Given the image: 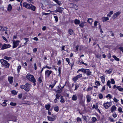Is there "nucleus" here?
<instances>
[{"mask_svg": "<svg viewBox=\"0 0 123 123\" xmlns=\"http://www.w3.org/2000/svg\"><path fill=\"white\" fill-rule=\"evenodd\" d=\"M7 31V28L4 27H3V31Z\"/></svg>", "mask_w": 123, "mask_h": 123, "instance_id": "774afa93", "label": "nucleus"}, {"mask_svg": "<svg viewBox=\"0 0 123 123\" xmlns=\"http://www.w3.org/2000/svg\"><path fill=\"white\" fill-rule=\"evenodd\" d=\"M79 87V85H78V84H76L75 85V88L74 89V90H76L78 87Z\"/></svg>", "mask_w": 123, "mask_h": 123, "instance_id": "603ef678", "label": "nucleus"}, {"mask_svg": "<svg viewBox=\"0 0 123 123\" xmlns=\"http://www.w3.org/2000/svg\"><path fill=\"white\" fill-rule=\"evenodd\" d=\"M74 7L75 9L77 10L78 9V7L76 5V4H74Z\"/></svg>", "mask_w": 123, "mask_h": 123, "instance_id": "e2e57ef3", "label": "nucleus"}, {"mask_svg": "<svg viewBox=\"0 0 123 123\" xmlns=\"http://www.w3.org/2000/svg\"><path fill=\"white\" fill-rule=\"evenodd\" d=\"M22 93L19 94L18 95V98H22Z\"/></svg>", "mask_w": 123, "mask_h": 123, "instance_id": "13d9d810", "label": "nucleus"}, {"mask_svg": "<svg viewBox=\"0 0 123 123\" xmlns=\"http://www.w3.org/2000/svg\"><path fill=\"white\" fill-rule=\"evenodd\" d=\"M78 78L77 77V76L74 77L73 79V80L74 81H76L78 79Z\"/></svg>", "mask_w": 123, "mask_h": 123, "instance_id": "a19ab883", "label": "nucleus"}, {"mask_svg": "<svg viewBox=\"0 0 123 123\" xmlns=\"http://www.w3.org/2000/svg\"><path fill=\"white\" fill-rule=\"evenodd\" d=\"M12 9V7L10 4H9L8 5L7 10L8 11H10Z\"/></svg>", "mask_w": 123, "mask_h": 123, "instance_id": "dca6fc26", "label": "nucleus"}, {"mask_svg": "<svg viewBox=\"0 0 123 123\" xmlns=\"http://www.w3.org/2000/svg\"><path fill=\"white\" fill-rule=\"evenodd\" d=\"M112 57L116 60L117 61H119L120 60L119 59L117 58L116 56L113 55Z\"/></svg>", "mask_w": 123, "mask_h": 123, "instance_id": "a878e982", "label": "nucleus"}, {"mask_svg": "<svg viewBox=\"0 0 123 123\" xmlns=\"http://www.w3.org/2000/svg\"><path fill=\"white\" fill-rule=\"evenodd\" d=\"M113 100L114 101L116 102L117 103L118 102V101H119L118 100H117L116 98L114 97L113 99Z\"/></svg>", "mask_w": 123, "mask_h": 123, "instance_id": "de8ad7c7", "label": "nucleus"}, {"mask_svg": "<svg viewBox=\"0 0 123 123\" xmlns=\"http://www.w3.org/2000/svg\"><path fill=\"white\" fill-rule=\"evenodd\" d=\"M77 77L78 78H80L82 77V74H80L79 75H78L77 76Z\"/></svg>", "mask_w": 123, "mask_h": 123, "instance_id": "680f3d73", "label": "nucleus"}, {"mask_svg": "<svg viewBox=\"0 0 123 123\" xmlns=\"http://www.w3.org/2000/svg\"><path fill=\"white\" fill-rule=\"evenodd\" d=\"M98 23V22L97 21H95L94 23V26H96L97 25Z\"/></svg>", "mask_w": 123, "mask_h": 123, "instance_id": "bf43d9fd", "label": "nucleus"}, {"mask_svg": "<svg viewBox=\"0 0 123 123\" xmlns=\"http://www.w3.org/2000/svg\"><path fill=\"white\" fill-rule=\"evenodd\" d=\"M101 81L103 83H104L105 81V78L104 76H103L101 77Z\"/></svg>", "mask_w": 123, "mask_h": 123, "instance_id": "bb28decb", "label": "nucleus"}, {"mask_svg": "<svg viewBox=\"0 0 123 123\" xmlns=\"http://www.w3.org/2000/svg\"><path fill=\"white\" fill-rule=\"evenodd\" d=\"M12 93L14 95H16L17 92L15 90H12L11 91Z\"/></svg>", "mask_w": 123, "mask_h": 123, "instance_id": "e433bc0d", "label": "nucleus"}, {"mask_svg": "<svg viewBox=\"0 0 123 123\" xmlns=\"http://www.w3.org/2000/svg\"><path fill=\"white\" fill-rule=\"evenodd\" d=\"M113 13V11H111L107 15V16L109 17H111V15Z\"/></svg>", "mask_w": 123, "mask_h": 123, "instance_id": "5701e85b", "label": "nucleus"}, {"mask_svg": "<svg viewBox=\"0 0 123 123\" xmlns=\"http://www.w3.org/2000/svg\"><path fill=\"white\" fill-rule=\"evenodd\" d=\"M48 120L49 121H54L55 119V118H52L50 117H48Z\"/></svg>", "mask_w": 123, "mask_h": 123, "instance_id": "412c9836", "label": "nucleus"}, {"mask_svg": "<svg viewBox=\"0 0 123 123\" xmlns=\"http://www.w3.org/2000/svg\"><path fill=\"white\" fill-rule=\"evenodd\" d=\"M61 100L60 102L62 103H64L65 102L64 100V99L63 97L62 96H61Z\"/></svg>", "mask_w": 123, "mask_h": 123, "instance_id": "393cba45", "label": "nucleus"}, {"mask_svg": "<svg viewBox=\"0 0 123 123\" xmlns=\"http://www.w3.org/2000/svg\"><path fill=\"white\" fill-rule=\"evenodd\" d=\"M118 49H119L123 53V47H120Z\"/></svg>", "mask_w": 123, "mask_h": 123, "instance_id": "4d7b16f0", "label": "nucleus"}, {"mask_svg": "<svg viewBox=\"0 0 123 123\" xmlns=\"http://www.w3.org/2000/svg\"><path fill=\"white\" fill-rule=\"evenodd\" d=\"M10 105L12 106H15L16 105V103H15L11 102Z\"/></svg>", "mask_w": 123, "mask_h": 123, "instance_id": "c03bdc74", "label": "nucleus"}, {"mask_svg": "<svg viewBox=\"0 0 123 123\" xmlns=\"http://www.w3.org/2000/svg\"><path fill=\"white\" fill-rule=\"evenodd\" d=\"M109 119L111 121V122H113L114 121V120L113 118H111V117H109Z\"/></svg>", "mask_w": 123, "mask_h": 123, "instance_id": "052dcab7", "label": "nucleus"}, {"mask_svg": "<svg viewBox=\"0 0 123 123\" xmlns=\"http://www.w3.org/2000/svg\"><path fill=\"white\" fill-rule=\"evenodd\" d=\"M21 67L20 66H18V67L17 68V70L18 71V73H19V71L20 69H21Z\"/></svg>", "mask_w": 123, "mask_h": 123, "instance_id": "473e14b6", "label": "nucleus"}, {"mask_svg": "<svg viewBox=\"0 0 123 123\" xmlns=\"http://www.w3.org/2000/svg\"><path fill=\"white\" fill-rule=\"evenodd\" d=\"M13 77L11 76L8 77V80L10 84H12L13 82Z\"/></svg>", "mask_w": 123, "mask_h": 123, "instance_id": "9b49d317", "label": "nucleus"}, {"mask_svg": "<svg viewBox=\"0 0 123 123\" xmlns=\"http://www.w3.org/2000/svg\"><path fill=\"white\" fill-rule=\"evenodd\" d=\"M96 56L98 58H99L101 56V55L100 54L97 55H96Z\"/></svg>", "mask_w": 123, "mask_h": 123, "instance_id": "69168bd1", "label": "nucleus"}, {"mask_svg": "<svg viewBox=\"0 0 123 123\" xmlns=\"http://www.w3.org/2000/svg\"><path fill=\"white\" fill-rule=\"evenodd\" d=\"M76 120L77 122H79V121H82L81 119L79 117H77V118Z\"/></svg>", "mask_w": 123, "mask_h": 123, "instance_id": "8fccbe9b", "label": "nucleus"}, {"mask_svg": "<svg viewBox=\"0 0 123 123\" xmlns=\"http://www.w3.org/2000/svg\"><path fill=\"white\" fill-rule=\"evenodd\" d=\"M111 83L112 84H115V81L113 79H111Z\"/></svg>", "mask_w": 123, "mask_h": 123, "instance_id": "5fc2aeb1", "label": "nucleus"}, {"mask_svg": "<svg viewBox=\"0 0 123 123\" xmlns=\"http://www.w3.org/2000/svg\"><path fill=\"white\" fill-rule=\"evenodd\" d=\"M105 90V86H104L102 88V89L101 91V92H103Z\"/></svg>", "mask_w": 123, "mask_h": 123, "instance_id": "6e6d98bb", "label": "nucleus"}, {"mask_svg": "<svg viewBox=\"0 0 123 123\" xmlns=\"http://www.w3.org/2000/svg\"><path fill=\"white\" fill-rule=\"evenodd\" d=\"M85 23V22H82L81 23H80L79 25V26L80 27H81L82 28H83L84 26V25Z\"/></svg>", "mask_w": 123, "mask_h": 123, "instance_id": "c756f323", "label": "nucleus"}, {"mask_svg": "<svg viewBox=\"0 0 123 123\" xmlns=\"http://www.w3.org/2000/svg\"><path fill=\"white\" fill-rule=\"evenodd\" d=\"M23 6L29 9H31L34 11L36 9V7L31 4H28L26 2H24L23 4Z\"/></svg>", "mask_w": 123, "mask_h": 123, "instance_id": "f257e3e1", "label": "nucleus"}, {"mask_svg": "<svg viewBox=\"0 0 123 123\" xmlns=\"http://www.w3.org/2000/svg\"><path fill=\"white\" fill-rule=\"evenodd\" d=\"M95 84L97 86H99L100 84V83L98 81H97L95 82Z\"/></svg>", "mask_w": 123, "mask_h": 123, "instance_id": "09e8293b", "label": "nucleus"}, {"mask_svg": "<svg viewBox=\"0 0 123 123\" xmlns=\"http://www.w3.org/2000/svg\"><path fill=\"white\" fill-rule=\"evenodd\" d=\"M103 105L105 109H107L109 108V107L111 105V104L107 105V104H105V103H104Z\"/></svg>", "mask_w": 123, "mask_h": 123, "instance_id": "2eb2a0df", "label": "nucleus"}, {"mask_svg": "<svg viewBox=\"0 0 123 123\" xmlns=\"http://www.w3.org/2000/svg\"><path fill=\"white\" fill-rule=\"evenodd\" d=\"M111 83V81L110 80H108V81L107 83V85L110 88H111V86L110 85Z\"/></svg>", "mask_w": 123, "mask_h": 123, "instance_id": "b1692460", "label": "nucleus"}, {"mask_svg": "<svg viewBox=\"0 0 123 123\" xmlns=\"http://www.w3.org/2000/svg\"><path fill=\"white\" fill-rule=\"evenodd\" d=\"M11 58V57H8L5 56L4 57V59L8 60H9Z\"/></svg>", "mask_w": 123, "mask_h": 123, "instance_id": "4c0bfd02", "label": "nucleus"}, {"mask_svg": "<svg viewBox=\"0 0 123 123\" xmlns=\"http://www.w3.org/2000/svg\"><path fill=\"white\" fill-rule=\"evenodd\" d=\"M63 9L60 7H57L56 10L55 11V12H59L60 13H62L63 11Z\"/></svg>", "mask_w": 123, "mask_h": 123, "instance_id": "6e6552de", "label": "nucleus"}, {"mask_svg": "<svg viewBox=\"0 0 123 123\" xmlns=\"http://www.w3.org/2000/svg\"><path fill=\"white\" fill-rule=\"evenodd\" d=\"M19 42V41H13V48H14L16 47L18 45Z\"/></svg>", "mask_w": 123, "mask_h": 123, "instance_id": "39448f33", "label": "nucleus"}, {"mask_svg": "<svg viewBox=\"0 0 123 123\" xmlns=\"http://www.w3.org/2000/svg\"><path fill=\"white\" fill-rule=\"evenodd\" d=\"M42 78L41 77H40L38 78V81L40 83H41L42 82Z\"/></svg>", "mask_w": 123, "mask_h": 123, "instance_id": "c9c22d12", "label": "nucleus"}, {"mask_svg": "<svg viewBox=\"0 0 123 123\" xmlns=\"http://www.w3.org/2000/svg\"><path fill=\"white\" fill-rule=\"evenodd\" d=\"M84 73L86 74L87 76H89L91 74L92 72L90 71L89 69H85Z\"/></svg>", "mask_w": 123, "mask_h": 123, "instance_id": "9d476101", "label": "nucleus"}, {"mask_svg": "<svg viewBox=\"0 0 123 123\" xmlns=\"http://www.w3.org/2000/svg\"><path fill=\"white\" fill-rule=\"evenodd\" d=\"M50 107V106L49 104H48L45 106V107L46 109L47 110H49V109Z\"/></svg>", "mask_w": 123, "mask_h": 123, "instance_id": "4be33fe9", "label": "nucleus"}, {"mask_svg": "<svg viewBox=\"0 0 123 123\" xmlns=\"http://www.w3.org/2000/svg\"><path fill=\"white\" fill-rule=\"evenodd\" d=\"M0 61L2 66L6 68L9 67L10 64L6 61L2 59L0 60Z\"/></svg>", "mask_w": 123, "mask_h": 123, "instance_id": "20e7f679", "label": "nucleus"}, {"mask_svg": "<svg viewBox=\"0 0 123 123\" xmlns=\"http://www.w3.org/2000/svg\"><path fill=\"white\" fill-rule=\"evenodd\" d=\"M92 89V88L90 86L86 90L87 91H91Z\"/></svg>", "mask_w": 123, "mask_h": 123, "instance_id": "3c124183", "label": "nucleus"}, {"mask_svg": "<svg viewBox=\"0 0 123 123\" xmlns=\"http://www.w3.org/2000/svg\"><path fill=\"white\" fill-rule=\"evenodd\" d=\"M2 38L5 41H6V42H7L8 41L4 37L2 36Z\"/></svg>", "mask_w": 123, "mask_h": 123, "instance_id": "338daca9", "label": "nucleus"}, {"mask_svg": "<svg viewBox=\"0 0 123 123\" xmlns=\"http://www.w3.org/2000/svg\"><path fill=\"white\" fill-rule=\"evenodd\" d=\"M10 47L11 45L10 44H7L5 43L2 45L1 49H4L7 48H9Z\"/></svg>", "mask_w": 123, "mask_h": 123, "instance_id": "0eeeda50", "label": "nucleus"}, {"mask_svg": "<svg viewBox=\"0 0 123 123\" xmlns=\"http://www.w3.org/2000/svg\"><path fill=\"white\" fill-rule=\"evenodd\" d=\"M87 102L88 103L89 102L91 101V97L89 95H87L86 96Z\"/></svg>", "mask_w": 123, "mask_h": 123, "instance_id": "f8f14e48", "label": "nucleus"}, {"mask_svg": "<svg viewBox=\"0 0 123 123\" xmlns=\"http://www.w3.org/2000/svg\"><path fill=\"white\" fill-rule=\"evenodd\" d=\"M3 27L2 26H0V30L1 31H3Z\"/></svg>", "mask_w": 123, "mask_h": 123, "instance_id": "0e129e2a", "label": "nucleus"}, {"mask_svg": "<svg viewBox=\"0 0 123 123\" xmlns=\"http://www.w3.org/2000/svg\"><path fill=\"white\" fill-rule=\"evenodd\" d=\"M112 70L111 69H110L109 70H107L105 71V72L106 73L108 74H111V73Z\"/></svg>", "mask_w": 123, "mask_h": 123, "instance_id": "c85d7f7f", "label": "nucleus"}, {"mask_svg": "<svg viewBox=\"0 0 123 123\" xmlns=\"http://www.w3.org/2000/svg\"><path fill=\"white\" fill-rule=\"evenodd\" d=\"M121 13L120 11H118L115 13L113 15V17L114 19H115Z\"/></svg>", "mask_w": 123, "mask_h": 123, "instance_id": "1a4fd4ad", "label": "nucleus"}, {"mask_svg": "<svg viewBox=\"0 0 123 123\" xmlns=\"http://www.w3.org/2000/svg\"><path fill=\"white\" fill-rule=\"evenodd\" d=\"M73 30L72 29H69L68 31V33L70 35H72L73 33Z\"/></svg>", "mask_w": 123, "mask_h": 123, "instance_id": "aec40b11", "label": "nucleus"}, {"mask_svg": "<svg viewBox=\"0 0 123 123\" xmlns=\"http://www.w3.org/2000/svg\"><path fill=\"white\" fill-rule=\"evenodd\" d=\"M98 97L100 99H102L103 98V95L101 93H100L99 94Z\"/></svg>", "mask_w": 123, "mask_h": 123, "instance_id": "58836bf2", "label": "nucleus"}, {"mask_svg": "<svg viewBox=\"0 0 123 123\" xmlns=\"http://www.w3.org/2000/svg\"><path fill=\"white\" fill-rule=\"evenodd\" d=\"M85 69L84 68H81L80 69L78 70L77 71V72L78 73L79 71H81L84 73Z\"/></svg>", "mask_w": 123, "mask_h": 123, "instance_id": "7c9ffc66", "label": "nucleus"}, {"mask_svg": "<svg viewBox=\"0 0 123 123\" xmlns=\"http://www.w3.org/2000/svg\"><path fill=\"white\" fill-rule=\"evenodd\" d=\"M93 21V19L92 18H88L87 21L90 24H92V23Z\"/></svg>", "mask_w": 123, "mask_h": 123, "instance_id": "f3484780", "label": "nucleus"}, {"mask_svg": "<svg viewBox=\"0 0 123 123\" xmlns=\"http://www.w3.org/2000/svg\"><path fill=\"white\" fill-rule=\"evenodd\" d=\"M31 85L28 83H26L25 85L20 86V87L22 89H24L25 91L28 92L30 89Z\"/></svg>", "mask_w": 123, "mask_h": 123, "instance_id": "7ed1b4c3", "label": "nucleus"}, {"mask_svg": "<svg viewBox=\"0 0 123 123\" xmlns=\"http://www.w3.org/2000/svg\"><path fill=\"white\" fill-rule=\"evenodd\" d=\"M5 101H7V100H6L4 101L2 103V105L4 106H6V103Z\"/></svg>", "mask_w": 123, "mask_h": 123, "instance_id": "f704fd0d", "label": "nucleus"}, {"mask_svg": "<svg viewBox=\"0 0 123 123\" xmlns=\"http://www.w3.org/2000/svg\"><path fill=\"white\" fill-rule=\"evenodd\" d=\"M59 107L58 106H57L56 107H54V110L58 112L59 111Z\"/></svg>", "mask_w": 123, "mask_h": 123, "instance_id": "72a5a7b5", "label": "nucleus"}, {"mask_svg": "<svg viewBox=\"0 0 123 123\" xmlns=\"http://www.w3.org/2000/svg\"><path fill=\"white\" fill-rule=\"evenodd\" d=\"M118 110L119 112H123V111L122 110V108L121 107H119L118 108Z\"/></svg>", "mask_w": 123, "mask_h": 123, "instance_id": "79ce46f5", "label": "nucleus"}, {"mask_svg": "<svg viewBox=\"0 0 123 123\" xmlns=\"http://www.w3.org/2000/svg\"><path fill=\"white\" fill-rule=\"evenodd\" d=\"M27 1L30 3L33 4L34 3L33 0H27Z\"/></svg>", "mask_w": 123, "mask_h": 123, "instance_id": "37998d69", "label": "nucleus"}, {"mask_svg": "<svg viewBox=\"0 0 123 123\" xmlns=\"http://www.w3.org/2000/svg\"><path fill=\"white\" fill-rule=\"evenodd\" d=\"M52 71L47 70L45 71V75L46 77H49L50 74L52 73Z\"/></svg>", "mask_w": 123, "mask_h": 123, "instance_id": "423d86ee", "label": "nucleus"}, {"mask_svg": "<svg viewBox=\"0 0 123 123\" xmlns=\"http://www.w3.org/2000/svg\"><path fill=\"white\" fill-rule=\"evenodd\" d=\"M72 98L73 100L76 101L77 100V97L76 95H73Z\"/></svg>", "mask_w": 123, "mask_h": 123, "instance_id": "a211bd4d", "label": "nucleus"}, {"mask_svg": "<svg viewBox=\"0 0 123 123\" xmlns=\"http://www.w3.org/2000/svg\"><path fill=\"white\" fill-rule=\"evenodd\" d=\"M74 22L75 24L77 25L79 24L80 22V21L79 20L76 19H75Z\"/></svg>", "mask_w": 123, "mask_h": 123, "instance_id": "6ab92c4d", "label": "nucleus"}, {"mask_svg": "<svg viewBox=\"0 0 123 123\" xmlns=\"http://www.w3.org/2000/svg\"><path fill=\"white\" fill-rule=\"evenodd\" d=\"M117 88L120 91H122L123 90V89L120 86H117Z\"/></svg>", "mask_w": 123, "mask_h": 123, "instance_id": "2f4dec72", "label": "nucleus"}, {"mask_svg": "<svg viewBox=\"0 0 123 123\" xmlns=\"http://www.w3.org/2000/svg\"><path fill=\"white\" fill-rule=\"evenodd\" d=\"M109 20V18L107 17H103L102 18V20L103 22Z\"/></svg>", "mask_w": 123, "mask_h": 123, "instance_id": "4468645a", "label": "nucleus"}, {"mask_svg": "<svg viewBox=\"0 0 123 123\" xmlns=\"http://www.w3.org/2000/svg\"><path fill=\"white\" fill-rule=\"evenodd\" d=\"M116 108L115 105H113L111 108V112H113L116 110Z\"/></svg>", "mask_w": 123, "mask_h": 123, "instance_id": "ddd939ff", "label": "nucleus"}, {"mask_svg": "<svg viewBox=\"0 0 123 123\" xmlns=\"http://www.w3.org/2000/svg\"><path fill=\"white\" fill-rule=\"evenodd\" d=\"M61 96V94L60 93H57L56 95H55L56 96V98L57 99H59V98Z\"/></svg>", "mask_w": 123, "mask_h": 123, "instance_id": "cd10ccee", "label": "nucleus"}, {"mask_svg": "<svg viewBox=\"0 0 123 123\" xmlns=\"http://www.w3.org/2000/svg\"><path fill=\"white\" fill-rule=\"evenodd\" d=\"M26 78L29 81L33 83L34 86L36 85V80L33 75L28 74L26 76Z\"/></svg>", "mask_w": 123, "mask_h": 123, "instance_id": "f03ea898", "label": "nucleus"}, {"mask_svg": "<svg viewBox=\"0 0 123 123\" xmlns=\"http://www.w3.org/2000/svg\"><path fill=\"white\" fill-rule=\"evenodd\" d=\"M106 97L108 98L109 97L110 98H112V96H111L110 94H108L107 96H106Z\"/></svg>", "mask_w": 123, "mask_h": 123, "instance_id": "a18cd8bd", "label": "nucleus"}, {"mask_svg": "<svg viewBox=\"0 0 123 123\" xmlns=\"http://www.w3.org/2000/svg\"><path fill=\"white\" fill-rule=\"evenodd\" d=\"M92 121L95 122L96 120H97L96 118L94 117H93L92 119Z\"/></svg>", "mask_w": 123, "mask_h": 123, "instance_id": "49530a36", "label": "nucleus"}, {"mask_svg": "<svg viewBox=\"0 0 123 123\" xmlns=\"http://www.w3.org/2000/svg\"><path fill=\"white\" fill-rule=\"evenodd\" d=\"M54 17L55 18V20L56 21V22H57L58 20V17L56 16H54Z\"/></svg>", "mask_w": 123, "mask_h": 123, "instance_id": "ea45409f", "label": "nucleus"}, {"mask_svg": "<svg viewBox=\"0 0 123 123\" xmlns=\"http://www.w3.org/2000/svg\"><path fill=\"white\" fill-rule=\"evenodd\" d=\"M37 48H35L33 49V51L34 52H36L37 51Z\"/></svg>", "mask_w": 123, "mask_h": 123, "instance_id": "864d4df0", "label": "nucleus"}]
</instances>
